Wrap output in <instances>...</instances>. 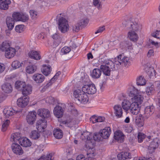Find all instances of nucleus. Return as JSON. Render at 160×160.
<instances>
[{
    "instance_id": "ddd939ff",
    "label": "nucleus",
    "mask_w": 160,
    "mask_h": 160,
    "mask_svg": "<svg viewBox=\"0 0 160 160\" xmlns=\"http://www.w3.org/2000/svg\"><path fill=\"white\" fill-rule=\"evenodd\" d=\"M140 105L135 102H132L130 108L131 112L134 115L138 114L140 111Z\"/></svg>"
},
{
    "instance_id": "a19ab883",
    "label": "nucleus",
    "mask_w": 160,
    "mask_h": 160,
    "mask_svg": "<svg viewBox=\"0 0 160 160\" xmlns=\"http://www.w3.org/2000/svg\"><path fill=\"white\" fill-rule=\"evenodd\" d=\"M136 80L137 85L138 86H143L146 84V80L142 76L138 77Z\"/></svg>"
},
{
    "instance_id": "f704fd0d",
    "label": "nucleus",
    "mask_w": 160,
    "mask_h": 160,
    "mask_svg": "<svg viewBox=\"0 0 160 160\" xmlns=\"http://www.w3.org/2000/svg\"><path fill=\"white\" fill-rule=\"evenodd\" d=\"M2 88L6 93H9L12 90V86L9 83H6L2 85Z\"/></svg>"
},
{
    "instance_id": "2f4dec72",
    "label": "nucleus",
    "mask_w": 160,
    "mask_h": 160,
    "mask_svg": "<svg viewBox=\"0 0 160 160\" xmlns=\"http://www.w3.org/2000/svg\"><path fill=\"white\" fill-rule=\"evenodd\" d=\"M90 121L93 123L97 122H102L104 121L105 118L101 116H98L93 115L90 118Z\"/></svg>"
},
{
    "instance_id": "ea45409f",
    "label": "nucleus",
    "mask_w": 160,
    "mask_h": 160,
    "mask_svg": "<svg viewBox=\"0 0 160 160\" xmlns=\"http://www.w3.org/2000/svg\"><path fill=\"white\" fill-rule=\"evenodd\" d=\"M53 135L57 138H61L63 135L62 131L59 129H55L53 131Z\"/></svg>"
},
{
    "instance_id": "e2e57ef3",
    "label": "nucleus",
    "mask_w": 160,
    "mask_h": 160,
    "mask_svg": "<svg viewBox=\"0 0 160 160\" xmlns=\"http://www.w3.org/2000/svg\"><path fill=\"white\" fill-rule=\"evenodd\" d=\"M20 20V21H21L23 22H25L27 21L28 19V16L26 15L21 14Z\"/></svg>"
},
{
    "instance_id": "6e6d98bb",
    "label": "nucleus",
    "mask_w": 160,
    "mask_h": 160,
    "mask_svg": "<svg viewBox=\"0 0 160 160\" xmlns=\"http://www.w3.org/2000/svg\"><path fill=\"white\" fill-rule=\"evenodd\" d=\"M21 66V63L17 60L14 61L12 64V67L15 69L19 68Z\"/></svg>"
},
{
    "instance_id": "dca6fc26",
    "label": "nucleus",
    "mask_w": 160,
    "mask_h": 160,
    "mask_svg": "<svg viewBox=\"0 0 160 160\" xmlns=\"http://www.w3.org/2000/svg\"><path fill=\"white\" fill-rule=\"evenodd\" d=\"M17 112V111H15L12 108H6L3 110L4 115L6 118H8L10 117L13 115Z\"/></svg>"
},
{
    "instance_id": "20e7f679",
    "label": "nucleus",
    "mask_w": 160,
    "mask_h": 160,
    "mask_svg": "<svg viewBox=\"0 0 160 160\" xmlns=\"http://www.w3.org/2000/svg\"><path fill=\"white\" fill-rule=\"evenodd\" d=\"M123 27L129 31L136 32L140 30L142 28V25L136 22H132L131 21H126L122 23Z\"/></svg>"
},
{
    "instance_id": "09e8293b",
    "label": "nucleus",
    "mask_w": 160,
    "mask_h": 160,
    "mask_svg": "<svg viewBox=\"0 0 160 160\" xmlns=\"http://www.w3.org/2000/svg\"><path fill=\"white\" fill-rule=\"evenodd\" d=\"M68 24V21L65 18L60 17L58 19V26Z\"/></svg>"
},
{
    "instance_id": "79ce46f5",
    "label": "nucleus",
    "mask_w": 160,
    "mask_h": 160,
    "mask_svg": "<svg viewBox=\"0 0 160 160\" xmlns=\"http://www.w3.org/2000/svg\"><path fill=\"white\" fill-rule=\"evenodd\" d=\"M37 69L36 66L35 65H29L26 68V72L28 73H32L35 72Z\"/></svg>"
},
{
    "instance_id": "72a5a7b5",
    "label": "nucleus",
    "mask_w": 160,
    "mask_h": 160,
    "mask_svg": "<svg viewBox=\"0 0 160 160\" xmlns=\"http://www.w3.org/2000/svg\"><path fill=\"white\" fill-rule=\"evenodd\" d=\"M14 20L12 18L8 17L6 19V23L9 30H12L13 28L14 24Z\"/></svg>"
},
{
    "instance_id": "6e6552de",
    "label": "nucleus",
    "mask_w": 160,
    "mask_h": 160,
    "mask_svg": "<svg viewBox=\"0 0 160 160\" xmlns=\"http://www.w3.org/2000/svg\"><path fill=\"white\" fill-rule=\"evenodd\" d=\"M83 91L88 94H93L96 92L97 89L95 85L93 84L85 85L82 88Z\"/></svg>"
},
{
    "instance_id": "6ab92c4d",
    "label": "nucleus",
    "mask_w": 160,
    "mask_h": 160,
    "mask_svg": "<svg viewBox=\"0 0 160 160\" xmlns=\"http://www.w3.org/2000/svg\"><path fill=\"white\" fill-rule=\"evenodd\" d=\"M141 94V92H139V93L132 98L131 99L132 102H135L136 103L141 104L142 103L143 99V97L142 96Z\"/></svg>"
},
{
    "instance_id": "412c9836",
    "label": "nucleus",
    "mask_w": 160,
    "mask_h": 160,
    "mask_svg": "<svg viewBox=\"0 0 160 160\" xmlns=\"http://www.w3.org/2000/svg\"><path fill=\"white\" fill-rule=\"evenodd\" d=\"M158 147V140L157 138L154 139L151 143L148 148L149 152L150 153L154 152V150Z\"/></svg>"
},
{
    "instance_id": "f3484780",
    "label": "nucleus",
    "mask_w": 160,
    "mask_h": 160,
    "mask_svg": "<svg viewBox=\"0 0 160 160\" xmlns=\"http://www.w3.org/2000/svg\"><path fill=\"white\" fill-rule=\"evenodd\" d=\"M154 111V108L153 106H147L145 109L144 117L148 118L151 115Z\"/></svg>"
},
{
    "instance_id": "7ed1b4c3",
    "label": "nucleus",
    "mask_w": 160,
    "mask_h": 160,
    "mask_svg": "<svg viewBox=\"0 0 160 160\" xmlns=\"http://www.w3.org/2000/svg\"><path fill=\"white\" fill-rule=\"evenodd\" d=\"M111 132V130L109 127H106L100 131L98 133H95L93 135L94 140L95 141H99L101 139V137L104 139H107L109 136Z\"/></svg>"
},
{
    "instance_id": "4468645a",
    "label": "nucleus",
    "mask_w": 160,
    "mask_h": 160,
    "mask_svg": "<svg viewBox=\"0 0 160 160\" xmlns=\"http://www.w3.org/2000/svg\"><path fill=\"white\" fill-rule=\"evenodd\" d=\"M28 55L30 58L38 60L41 58L40 52L39 51L32 50L30 51L28 53Z\"/></svg>"
},
{
    "instance_id": "5fc2aeb1",
    "label": "nucleus",
    "mask_w": 160,
    "mask_h": 160,
    "mask_svg": "<svg viewBox=\"0 0 160 160\" xmlns=\"http://www.w3.org/2000/svg\"><path fill=\"white\" fill-rule=\"evenodd\" d=\"M21 14L19 12H14L12 15L13 19L16 21H20Z\"/></svg>"
},
{
    "instance_id": "4be33fe9",
    "label": "nucleus",
    "mask_w": 160,
    "mask_h": 160,
    "mask_svg": "<svg viewBox=\"0 0 160 160\" xmlns=\"http://www.w3.org/2000/svg\"><path fill=\"white\" fill-rule=\"evenodd\" d=\"M114 138L119 142H123L124 135L122 132L120 131H116L114 133Z\"/></svg>"
},
{
    "instance_id": "37998d69",
    "label": "nucleus",
    "mask_w": 160,
    "mask_h": 160,
    "mask_svg": "<svg viewBox=\"0 0 160 160\" xmlns=\"http://www.w3.org/2000/svg\"><path fill=\"white\" fill-rule=\"evenodd\" d=\"M26 84L24 82L18 81L15 83V87L19 90H22Z\"/></svg>"
},
{
    "instance_id": "39448f33",
    "label": "nucleus",
    "mask_w": 160,
    "mask_h": 160,
    "mask_svg": "<svg viewBox=\"0 0 160 160\" xmlns=\"http://www.w3.org/2000/svg\"><path fill=\"white\" fill-rule=\"evenodd\" d=\"M88 144L86 145V148L87 149V157L85 158L83 155H78L76 158L77 160H95L94 157L95 155L94 152L92 150L93 148H91L90 147H87Z\"/></svg>"
},
{
    "instance_id": "f257e3e1",
    "label": "nucleus",
    "mask_w": 160,
    "mask_h": 160,
    "mask_svg": "<svg viewBox=\"0 0 160 160\" xmlns=\"http://www.w3.org/2000/svg\"><path fill=\"white\" fill-rule=\"evenodd\" d=\"M75 100L78 103H86L88 101V98L86 93L82 90L78 89L73 92Z\"/></svg>"
},
{
    "instance_id": "4d7b16f0",
    "label": "nucleus",
    "mask_w": 160,
    "mask_h": 160,
    "mask_svg": "<svg viewBox=\"0 0 160 160\" xmlns=\"http://www.w3.org/2000/svg\"><path fill=\"white\" fill-rule=\"evenodd\" d=\"M135 122L138 127L142 126L144 124V121L143 119H141L140 118H137Z\"/></svg>"
},
{
    "instance_id": "603ef678",
    "label": "nucleus",
    "mask_w": 160,
    "mask_h": 160,
    "mask_svg": "<svg viewBox=\"0 0 160 160\" xmlns=\"http://www.w3.org/2000/svg\"><path fill=\"white\" fill-rule=\"evenodd\" d=\"M88 22V20L87 18L82 19L78 21V22L80 27L86 26Z\"/></svg>"
},
{
    "instance_id": "0eeeda50",
    "label": "nucleus",
    "mask_w": 160,
    "mask_h": 160,
    "mask_svg": "<svg viewBox=\"0 0 160 160\" xmlns=\"http://www.w3.org/2000/svg\"><path fill=\"white\" fill-rule=\"evenodd\" d=\"M71 115L69 119L67 120L65 123L68 126L69 125H73L78 123L77 117L78 115V113L77 110L73 109L71 111Z\"/></svg>"
},
{
    "instance_id": "a18cd8bd",
    "label": "nucleus",
    "mask_w": 160,
    "mask_h": 160,
    "mask_svg": "<svg viewBox=\"0 0 160 160\" xmlns=\"http://www.w3.org/2000/svg\"><path fill=\"white\" fill-rule=\"evenodd\" d=\"M10 47V45L9 43L7 41L3 42L1 48V49L2 51H6L9 48H11Z\"/></svg>"
},
{
    "instance_id": "774afa93",
    "label": "nucleus",
    "mask_w": 160,
    "mask_h": 160,
    "mask_svg": "<svg viewBox=\"0 0 160 160\" xmlns=\"http://www.w3.org/2000/svg\"><path fill=\"white\" fill-rule=\"evenodd\" d=\"M46 159V160H53L54 157L52 153H50L47 155Z\"/></svg>"
},
{
    "instance_id": "69168bd1",
    "label": "nucleus",
    "mask_w": 160,
    "mask_h": 160,
    "mask_svg": "<svg viewBox=\"0 0 160 160\" xmlns=\"http://www.w3.org/2000/svg\"><path fill=\"white\" fill-rule=\"evenodd\" d=\"M60 42V40H55L52 45V47L53 48H55L57 47Z\"/></svg>"
},
{
    "instance_id": "3c124183",
    "label": "nucleus",
    "mask_w": 160,
    "mask_h": 160,
    "mask_svg": "<svg viewBox=\"0 0 160 160\" xmlns=\"http://www.w3.org/2000/svg\"><path fill=\"white\" fill-rule=\"evenodd\" d=\"M71 50L70 47H64L61 50V52L62 55L66 54L68 53Z\"/></svg>"
},
{
    "instance_id": "c85d7f7f",
    "label": "nucleus",
    "mask_w": 160,
    "mask_h": 160,
    "mask_svg": "<svg viewBox=\"0 0 160 160\" xmlns=\"http://www.w3.org/2000/svg\"><path fill=\"white\" fill-rule=\"evenodd\" d=\"M128 37L131 41L134 42H136L138 39V34L133 31H129L128 33Z\"/></svg>"
},
{
    "instance_id": "58836bf2",
    "label": "nucleus",
    "mask_w": 160,
    "mask_h": 160,
    "mask_svg": "<svg viewBox=\"0 0 160 160\" xmlns=\"http://www.w3.org/2000/svg\"><path fill=\"white\" fill-rule=\"evenodd\" d=\"M11 138V141L15 142L18 141L19 142L20 139L21 138V134L19 132L14 133L12 134Z\"/></svg>"
},
{
    "instance_id": "e433bc0d",
    "label": "nucleus",
    "mask_w": 160,
    "mask_h": 160,
    "mask_svg": "<svg viewBox=\"0 0 160 160\" xmlns=\"http://www.w3.org/2000/svg\"><path fill=\"white\" fill-rule=\"evenodd\" d=\"M11 3L10 0H4L0 2V8L2 9L7 10L8 8V5Z\"/></svg>"
},
{
    "instance_id": "49530a36",
    "label": "nucleus",
    "mask_w": 160,
    "mask_h": 160,
    "mask_svg": "<svg viewBox=\"0 0 160 160\" xmlns=\"http://www.w3.org/2000/svg\"><path fill=\"white\" fill-rule=\"evenodd\" d=\"M30 137L33 139H37L40 137V135L38 132L37 130L32 131L30 134Z\"/></svg>"
},
{
    "instance_id": "5701e85b",
    "label": "nucleus",
    "mask_w": 160,
    "mask_h": 160,
    "mask_svg": "<svg viewBox=\"0 0 160 160\" xmlns=\"http://www.w3.org/2000/svg\"><path fill=\"white\" fill-rule=\"evenodd\" d=\"M47 121L44 119L38 120L37 122L36 126L38 130L41 128L43 129L47 127Z\"/></svg>"
},
{
    "instance_id": "cd10ccee",
    "label": "nucleus",
    "mask_w": 160,
    "mask_h": 160,
    "mask_svg": "<svg viewBox=\"0 0 160 160\" xmlns=\"http://www.w3.org/2000/svg\"><path fill=\"white\" fill-rule=\"evenodd\" d=\"M15 53V49L11 47L5 51V56L6 58H10L13 57Z\"/></svg>"
},
{
    "instance_id": "473e14b6",
    "label": "nucleus",
    "mask_w": 160,
    "mask_h": 160,
    "mask_svg": "<svg viewBox=\"0 0 160 160\" xmlns=\"http://www.w3.org/2000/svg\"><path fill=\"white\" fill-rule=\"evenodd\" d=\"M101 74L102 71L100 69L95 68L92 71L91 73V76L93 78H100Z\"/></svg>"
},
{
    "instance_id": "f03ea898",
    "label": "nucleus",
    "mask_w": 160,
    "mask_h": 160,
    "mask_svg": "<svg viewBox=\"0 0 160 160\" xmlns=\"http://www.w3.org/2000/svg\"><path fill=\"white\" fill-rule=\"evenodd\" d=\"M101 62L105 64V65H102L100 66V70H102L103 74L108 76L110 75V69H112L114 67V62L108 59H104L101 58Z\"/></svg>"
},
{
    "instance_id": "de8ad7c7",
    "label": "nucleus",
    "mask_w": 160,
    "mask_h": 160,
    "mask_svg": "<svg viewBox=\"0 0 160 160\" xmlns=\"http://www.w3.org/2000/svg\"><path fill=\"white\" fill-rule=\"evenodd\" d=\"M10 123V121L8 119L6 120L3 121L2 127V131L5 132L7 130L8 127Z\"/></svg>"
},
{
    "instance_id": "a878e982",
    "label": "nucleus",
    "mask_w": 160,
    "mask_h": 160,
    "mask_svg": "<svg viewBox=\"0 0 160 160\" xmlns=\"http://www.w3.org/2000/svg\"><path fill=\"white\" fill-rule=\"evenodd\" d=\"M61 72L58 71L54 75V76L50 80L49 82L46 85H45L43 88L42 91H45L46 89L48 88L53 82L54 80L56 79L58 76L61 74Z\"/></svg>"
},
{
    "instance_id": "423d86ee",
    "label": "nucleus",
    "mask_w": 160,
    "mask_h": 160,
    "mask_svg": "<svg viewBox=\"0 0 160 160\" xmlns=\"http://www.w3.org/2000/svg\"><path fill=\"white\" fill-rule=\"evenodd\" d=\"M114 62L116 64L124 65L125 67L129 66L130 64V59L129 58L123 56L121 54L115 58Z\"/></svg>"
},
{
    "instance_id": "f8f14e48",
    "label": "nucleus",
    "mask_w": 160,
    "mask_h": 160,
    "mask_svg": "<svg viewBox=\"0 0 160 160\" xmlns=\"http://www.w3.org/2000/svg\"><path fill=\"white\" fill-rule=\"evenodd\" d=\"M37 114L39 116L44 118H48L50 117V112L48 110L45 108H40L37 111Z\"/></svg>"
},
{
    "instance_id": "c756f323",
    "label": "nucleus",
    "mask_w": 160,
    "mask_h": 160,
    "mask_svg": "<svg viewBox=\"0 0 160 160\" xmlns=\"http://www.w3.org/2000/svg\"><path fill=\"white\" fill-rule=\"evenodd\" d=\"M117 157L120 160H125L126 159L131 158V155L128 152H122L118 154Z\"/></svg>"
},
{
    "instance_id": "b1692460",
    "label": "nucleus",
    "mask_w": 160,
    "mask_h": 160,
    "mask_svg": "<svg viewBox=\"0 0 160 160\" xmlns=\"http://www.w3.org/2000/svg\"><path fill=\"white\" fill-rule=\"evenodd\" d=\"M113 108L116 116L118 118L121 117L122 115L123 112L121 106L119 105H115L114 106Z\"/></svg>"
},
{
    "instance_id": "393cba45",
    "label": "nucleus",
    "mask_w": 160,
    "mask_h": 160,
    "mask_svg": "<svg viewBox=\"0 0 160 160\" xmlns=\"http://www.w3.org/2000/svg\"><path fill=\"white\" fill-rule=\"evenodd\" d=\"M92 134L86 131L82 133L80 136L81 139L85 142L90 141L92 138Z\"/></svg>"
},
{
    "instance_id": "052dcab7",
    "label": "nucleus",
    "mask_w": 160,
    "mask_h": 160,
    "mask_svg": "<svg viewBox=\"0 0 160 160\" xmlns=\"http://www.w3.org/2000/svg\"><path fill=\"white\" fill-rule=\"evenodd\" d=\"M93 5L97 7L98 9L101 8L102 6L101 2L99 0H93Z\"/></svg>"
},
{
    "instance_id": "9b49d317",
    "label": "nucleus",
    "mask_w": 160,
    "mask_h": 160,
    "mask_svg": "<svg viewBox=\"0 0 160 160\" xmlns=\"http://www.w3.org/2000/svg\"><path fill=\"white\" fill-rule=\"evenodd\" d=\"M11 147L13 152L15 154L20 155L23 154V151L18 144L14 143L12 144Z\"/></svg>"
},
{
    "instance_id": "0e129e2a",
    "label": "nucleus",
    "mask_w": 160,
    "mask_h": 160,
    "mask_svg": "<svg viewBox=\"0 0 160 160\" xmlns=\"http://www.w3.org/2000/svg\"><path fill=\"white\" fill-rule=\"evenodd\" d=\"M81 27L77 23L76 24L73 26L72 29L74 31L78 32L80 30V27Z\"/></svg>"
},
{
    "instance_id": "1a4fd4ad",
    "label": "nucleus",
    "mask_w": 160,
    "mask_h": 160,
    "mask_svg": "<svg viewBox=\"0 0 160 160\" xmlns=\"http://www.w3.org/2000/svg\"><path fill=\"white\" fill-rule=\"evenodd\" d=\"M37 113L35 111L29 112L26 116V120L29 124H33L36 119Z\"/></svg>"
},
{
    "instance_id": "8fccbe9b",
    "label": "nucleus",
    "mask_w": 160,
    "mask_h": 160,
    "mask_svg": "<svg viewBox=\"0 0 160 160\" xmlns=\"http://www.w3.org/2000/svg\"><path fill=\"white\" fill-rule=\"evenodd\" d=\"M138 93H139L138 92V90L135 88H134L133 87L131 89V90L129 94V96L131 98Z\"/></svg>"
},
{
    "instance_id": "bb28decb",
    "label": "nucleus",
    "mask_w": 160,
    "mask_h": 160,
    "mask_svg": "<svg viewBox=\"0 0 160 160\" xmlns=\"http://www.w3.org/2000/svg\"><path fill=\"white\" fill-rule=\"evenodd\" d=\"M19 142L21 146L25 147H30L32 144L30 140L26 137L21 138Z\"/></svg>"
},
{
    "instance_id": "a211bd4d",
    "label": "nucleus",
    "mask_w": 160,
    "mask_h": 160,
    "mask_svg": "<svg viewBox=\"0 0 160 160\" xmlns=\"http://www.w3.org/2000/svg\"><path fill=\"white\" fill-rule=\"evenodd\" d=\"M22 94L26 96L31 94L32 91V87L31 85L26 84L21 90Z\"/></svg>"
},
{
    "instance_id": "bf43d9fd",
    "label": "nucleus",
    "mask_w": 160,
    "mask_h": 160,
    "mask_svg": "<svg viewBox=\"0 0 160 160\" xmlns=\"http://www.w3.org/2000/svg\"><path fill=\"white\" fill-rule=\"evenodd\" d=\"M24 26L22 25H17L15 28L16 31L19 33L22 32L23 30Z\"/></svg>"
},
{
    "instance_id": "864d4df0",
    "label": "nucleus",
    "mask_w": 160,
    "mask_h": 160,
    "mask_svg": "<svg viewBox=\"0 0 160 160\" xmlns=\"http://www.w3.org/2000/svg\"><path fill=\"white\" fill-rule=\"evenodd\" d=\"M30 14L32 19H35L38 17V12L34 10H30Z\"/></svg>"
},
{
    "instance_id": "13d9d810",
    "label": "nucleus",
    "mask_w": 160,
    "mask_h": 160,
    "mask_svg": "<svg viewBox=\"0 0 160 160\" xmlns=\"http://www.w3.org/2000/svg\"><path fill=\"white\" fill-rule=\"evenodd\" d=\"M146 135L143 133L141 132H139L138 135V142H141L145 137Z\"/></svg>"
},
{
    "instance_id": "338daca9",
    "label": "nucleus",
    "mask_w": 160,
    "mask_h": 160,
    "mask_svg": "<svg viewBox=\"0 0 160 160\" xmlns=\"http://www.w3.org/2000/svg\"><path fill=\"white\" fill-rule=\"evenodd\" d=\"M105 29L104 26L100 27L98 28L97 31L95 32V34H96L99 33H101L105 30Z\"/></svg>"
},
{
    "instance_id": "4c0bfd02",
    "label": "nucleus",
    "mask_w": 160,
    "mask_h": 160,
    "mask_svg": "<svg viewBox=\"0 0 160 160\" xmlns=\"http://www.w3.org/2000/svg\"><path fill=\"white\" fill-rule=\"evenodd\" d=\"M154 86L153 84L147 86L146 88L145 92L148 95L152 94L155 92Z\"/></svg>"
},
{
    "instance_id": "9d476101",
    "label": "nucleus",
    "mask_w": 160,
    "mask_h": 160,
    "mask_svg": "<svg viewBox=\"0 0 160 160\" xmlns=\"http://www.w3.org/2000/svg\"><path fill=\"white\" fill-rule=\"evenodd\" d=\"M29 102V98L28 97L23 96L19 98L17 100L18 106L21 108L27 106Z\"/></svg>"
},
{
    "instance_id": "c9c22d12",
    "label": "nucleus",
    "mask_w": 160,
    "mask_h": 160,
    "mask_svg": "<svg viewBox=\"0 0 160 160\" xmlns=\"http://www.w3.org/2000/svg\"><path fill=\"white\" fill-rule=\"evenodd\" d=\"M131 105V102L127 99H124L122 103V107L126 111L130 109Z\"/></svg>"
},
{
    "instance_id": "7c9ffc66",
    "label": "nucleus",
    "mask_w": 160,
    "mask_h": 160,
    "mask_svg": "<svg viewBox=\"0 0 160 160\" xmlns=\"http://www.w3.org/2000/svg\"><path fill=\"white\" fill-rule=\"evenodd\" d=\"M51 70V67L49 65H43L41 69L42 72L45 76H48Z\"/></svg>"
},
{
    "instance_id": "aec40b11",
    "label": "nucleus",
    "mask_w": 160,
    "mask_h": 160,
    "mask_svg": "<svg viewBox=\"0 0 160 160\" xmlns=\"http://www.w3.org/2000/svg\"><path fill=\"white\" fill-rule=\"evenodd\" d=\"M63 112V111L62 108L59 106H56L53 110V113L54 115L58 118L62 117Z\"/></svg>"
},
{
    "instance_id": "680f3d73",
    "label": "nucleus",
    "mask_w": 160,
    "mask_h": 160,
    "mask_svg": "<svg viewBox=\"0 0 160 160\" xmlns=\"http://www.w3.org/2000/svg\"><path fill=\"white\" fill-rule=\"evenodd\" d=\"M152 37L160 39V31H156L152 34Z\"/></svg>"
},
{
    "instance_id": "2eb2a0df",
    "label": "nucleus",
    "mask_w": 160,
    "mask_h": 160,
    "mask_svg": "<svg viewBox=\"0 0 160 160\" xmlns=\"http://www.w3.org/2000/svg\"><path fill=\"white\" fill-rule=\"evenodd\" d=\"M32 78L36 83H41L44 80L45 77L41 74L36 73L33 75Z\"/></svg>"
},
{
    "instance_id": "c03bdc74",
    "label": "nucleus",
    "mask_w": 160,
    "mask_h": 160,
    "mask_svg": "<svg viewBox=\"0 0 160 160\" xmlns=\"http://www.w3.org/2000/svg\"><path fill=\"white\" fill-rule=\"evenodd\" d=\"M58 29L62 33H65L69 30V25L68 24L58 26Z\"/></svg>"
}]
</instances>
